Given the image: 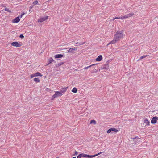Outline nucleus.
Wrapping results in <instances>:
<instances>
[{"mask_svg":"<svg viewBox=\"0 0 158 158\" xmlns=\"http://www.w3.org/2000/svg\"><path fill=\"white\" fill-rule=\"evenodd\" d=\"M123 30L117 31L114 35V38L112 42H113V43H114V42L116 43L119 41L120 39L123 38Z\"/></svg>","mask_w":158,"mask_h":158,"instance_id":"1","label":"nucleus"},{"mask_svg":"<svg viewBox=\"0 0 158 158\" xmlns=\"http://www.w3.org/2000/svg\"><path fill=\"white\" fill-rule=\"evenodd\" d=\"M11 45L12 46L18 47H21L22 45V44L20 42H18L15 41L12 42L11 43Z\"/></svg>","mask_w":158,"mask_h":158,"instance_id":"2","label":"nucleus"},{"mask_svg":"<svg viewBox=\"0 0 158 158\" xmlns=\"http://www.w3.org/2000/svg\"><path fill=\"white\" fill-rule=\"evenodd\" d=\"M62 95V94L61 93V92L59 91H56L55 94L52 96V98L54 99L57 97L61 96Z\"/></svg>","mask_w":158,"mask_h":158,"instance_id":"3","label":"nucleus"},{"mask_svg":"<svg viewBox=\"0 0 158 158\" xmlns=\"http://www.w3.org/2000/svg\"><path fill=\"white\" fill-rule=\"evenodd\" d=\"M112 131L117 132L118 131V130L115 128H111L108 130L107 131V132L108 134L110 133H112Z\"/></svg>","mask_w":158,"mask_h":158,"instance_id":"4","label":"nucleus"},{"mask_svg":"<svg viewBox=\"0 0 158 158\" xmlns=\"http://www.w3.org/2000/svg\"><path fill=\"white\" fill-rule=\"evenodd\" d=\"M48 18V16H47L45 17L41 18H40V19L38 20V22H42L46 20H47Z\"/></svg>","mask_w":158,"mask_h":158,"instance_id":"5","label":"nucleus"},{"mask_svg":"<svg viewBox=\"0 0 158 158\" xmlns=\"http://www.w3.org/2000/svg\"><path fill=\"white\" fill-rule=\"evenodd\" d=\"M20 21V19L19 17H17L15 19L12 20V22L13 23H18Z\"/></svg>","mask_w":158,"mask_h":158,"instance_id":"6","label":"nucleus"},{"mask_svg":"<svg viewBox=\"0 0 158 158\" xmlns=\"http://www.w3.org/2000/svg\"><path fill=\"white\" fill-rule=\"evenodd\" d=\"M157 121L156 117H154L151 121V123H152L154 124L156 123Z\"/></svg>","mask_w":158,"mask_h":158,"instance_id":"7","label":"nucleus"},{"mask_svg":"<svg viewBox=\"0 0 158 158\" xmlns=\"http://www.w3.org/2000/svg\"><path fill=\"white\" fill-rule=\"evenodd\" d=\"M77 49V48L75 47L70 48L68 52L69 53H72L73 51L76 50Z\"/></svg>","mask_w":158,"mask_h":158,"instance_id":"8","label":"nucleus"},{"mask_svg":"<svg viewBox=\"0 0 158 158\" xmlns=\"http://www.w3.org/2000/svg\"><path fill=\"white\" fill-rule=\"evenodd\" d=\"M133 15L134 13H131L126 15H125L124 16V19H125L128 17H131Z\"/></svg>","mask_w":158,"mask_h":158,"instance_id":"9","label":"nucleus"},{"mask_svg":"<svg viewBox=\"0 0 158 158\" xmlns=\"http://www.w3.org/2000/svg\"><path fill=\"white\" fill-rule=\"evenodd\" d=\"M102 55H99L98 56L97 58L96 59V60L97 61H100L102 60Z\"/></svg>","mask_w":158,"mask_h":158,"instance_id":"10","label":"nucleus"},{"mask_svg":"<svg viewBox=\"0 0 158 158\" xmlns=\"http://www.w3.org/2000/svg\"><path fill=\"white\" fill-rule=\"evenodd\" d=\"M144 123L146 125H149L150 124V122L146 118L144 119Z\"/></svg>","mask_w":158,"mask_h":158,"instance_id":"11","label":"nucleus"},{"mask_svg":"<svg viewBox=\"0 0 158 158\" xmlns=\"http://www.w3.org/2000/svg\"><path fill=\"white\" fill-rule=\"evenodd\" d=\"M63 56V55L62 54H57L55 56V58H61Z\"/></svg>","mask_w":158,"mask_h":158,"instance_id":"12","label":"nucleus"},{"mask_svg":"<svg viewBox=\"0 0 158 158\" xmlns=\"http://www.w3.org/2000/svg\"><path fill=\"white\" fill-rule=\"evenodd\" d=\"M67 88H68V87H67L66 88H62L61 89V91H60V92H61V93H64L67 90Z\"/></svg>","mask_w":158,"mask_h":158,"instance_id":"13","label":"nucleus"},{"mask_svg":"<svg viewBox=\"0 0 158 158\" xmlns=\"http://www.w3.org/2000/svg\"><path fill=\"white\" fill-rule=\"evenodd\" d=\"M101 153H102V152H100L98 154H95V155H89V158H92L93 157H95V156H97L101 154Z\"/></svg>","mask_w":158,"mask_h":158,"instance_id":"14","label":"nucleus"},{"mask_svg":"<svg viewBox=\"0 0 158 158\" xmlns=\"http://www.w3.org/2000/svg\"><path fill=\"white\" fill-rule=\"evenodd\" d=\"M80 155H81V157H84L89 158V155L86 154L82 153V154H80Z\"/></svg>","mask_w":158,"mask_h":158,"instance_id":"15","label":"nucleus"},{"mask_svg":"<svg viewBox=\"0 0 158 158\" xmlns=\"http://www.w3.org/2000/svg\"><path fill=\"white\" fill-rule=\"evenodd\" d=\"M34 75L35 77L38 76H42V75H41V73L39 72H38L36 73H34Z\"/></svg>","mask_w":158,"mask_h":158,"instance_id":"16","label":"nucleus"},{"mask_svg":"<svg viewBox=\"0 0 158 158\" xmlns=\"http://www.w3.org/2000/svg\"><path fill=\"white\" fill-rule=\"evenodd\" d=\"M96 64H93L91 65H90L89 66H88L85 67L84 68V69H87L88 68H89L91 67V66H94V65H96Z\"/></svg>","mask_w":158,"mask_h":158,"instance_id":"17","label":"nucleus"},{"mask_svg":"<svg viewBox=\"0 0 158 158\" xmlns=\"http://www.w3.org/2000/svg\"><path fill=\"white\" fill-rule=\"evenodd\" d=\"M72 91L73 93H76L77 92V89L76 88L74 87L72 89Z\"/></svg>","mask_w":158,"mask_h":158,"instance_id":"18","label":"nucleus"},{"mask_svg":"<svg viewBox=\"0 0 158 158\" xmlns=\"http://www.w3.org/2000/svg\"><path fill=\"white\" fill-rule=\"evenodd\" d=\"M34 81L35 82H40V80L39 78H35L34 79Z\"/></svg>","mask_w":158,"mask_h":158,"instance_id":"19","label":"nucleus"},{"mask_svg":"<svg viewBox=\"0 0 158 158\" xmlns=\"http://www.w3.org/2000/svg\"><path fill=\"white\" fill-rule=\"evenodd\" d=\"M90 124L93 123L94 124H96V122L95 120H93L90 121Z\"/></svg>","mask_w":158,"mask_h":158,"instance_id":"20","label":"nucleus"},{"mask_svg":"<svg viewBox=\"0 0 158 158\" xmlns=\"http://www.w3.org/2000/svg\"><path fill=\"white\" fill-rule=\"evenodd\" d=\"M148 56V55H144L142 56H141L140 59L138 60H139L141 59H143L144 58H145L146 57Z\"/></svg>","mask_w":158,"mask_h":158,"instance_id":"21","label":"nucleus"},{"mask_svg":"<svg viewBox=\"0 0 158 158\" xmlns=\"http://www.w3.org/2000/svg\"><path fill=\"white\" fill-rule=\"evenodd\" d=\"M53 61H54V60L52 59V58H50L49 59V62L48 63V64H49L51 63H52Z\"/></svg>","mask_w":158,"mask_h":158,"instance_id":"22","label":"nucleus"},{"mask_svg":"<svg viewBox=\"0 0 158 158\" xmlns=\"http://www.w3.org/2000/svg\"><path fill=\"white\" fill-rule=\"evenodd\" d=\"M85 43V42H84L83 43H80L77 42L76 43V44H78V45H83V44H84Z\"/></svg>","mask_w":158,"mask_h":158,"instance_id":"23","label":"nucleus"},{"mask_svg":"<svg viewBox=\"0 0 158 158\" xmlns=\"http://www.w3.org/2000/svg\"><path fill=\"white\" fill-rule=\"evenodd\" d=\"M63 62H60V63H59L57 65V66L59 67L60 66H61V65L63 64Z\"/></svg>","mask_w":158,"mask_h":158,"instance_id":"24","label":"nucleus"},{"mask_svg":"<svg viewBox=\"0 0 158 158\" xmlns=\"http://www.w3.org/2000/svg\"><path fill=\"white\" fill-rule=\"evenodd\" d=\"M5 10L6 11H7L9 12L10 13L11 12V11L9 9L7 8H5Z\"/></svg>","mask_w":158,"mask_h":158,"instance_id":"25","label":"nucleus"},{"mask_svg":"<svg viewBox=\"0 0 158 158\" xmlns=\"http://www.w3.org/2000/svg\"><path fill=\"white\" fill-rule=\"evenodd\" d=\"M38 3V1L37 0H36L33 2V4L34 5H36Z\"/></svg>","mask_w":158,"mask_h":158,"instance_id":"26","label":"nucleus"},{"mask_svg":"<svg viewBox=\"0 0 158 158\" xmlns=\"http://www.w3.org/2000/svg\"><path fill=\"white\" fill-rule=\"evenodd\" d=\"M19 37L22 39H23L24 38V36L23 34H21L20 35Z\"/></svg>","mask_w":158,"mask_h":158,"instance_id":"27","label":"nucleus"},{"mask_svg":"<svg viewBox=\"0 0 158 158\" xmlns=\"http://www.w3.org/2000/svg\"><path fill=\"white\" fill-rule=\"evenodd\" d=\"M119 19H124V16L123 17H119Z\"/></svg>","mask_w":158,"mask_h":158,"instance_id":"28","label":"nucleus"},{"mask_svg":"<svg viewBox=\"0 0 158 158\" xmlns=\"http://www.w3.org/2000/svg\"><path fill=\"white\" fill-rule=\"evenodd\" d=\"M112 40L111 41L110 43H109L107 44V46H108V45H109L110 44H114V43H115V42H114V43H113H113H112Z\"/></svg>","mask_w":158,"mask_h":158,"instance_id":"29","label":"nucleus"},{"mask_svg":"<svg viewBox=\"0 0 158 158\" xmlns=\"http://www.w3.org/2000/svg\"><path fill=\"white\" fill-rule=\"evenodd\" d=\"M35 76L34 75V74H32L31 75V78H33V77H35Z\"/></svg>","mask_w":158,"mask_h":158,"instance_id":"30","label":"nucleus"},{"mask_svg":"<svg viewBox=\"0 0 158 158\" xmlns=\"http://www.w3.org/2000/svg\"><path fill=\"white\" fill-rule=\"evenodd\" d=\"M81 156L80 154L77 156V158H81Z\"/></svg>","mask_w":158,"mask_h":158,"instance_id":"31","label":"nucleus"},{"mask_svg":"<svg viewBox=\"0 0 158 158\" xmlns=\"http://www.w3.org/2000/svg\"><path fill=\"white\" fill-rule=\"evenodd\" d=\"M33 6H30V10H29V11H30V10L33 7Z\"/></svg>","mask_w":158,"mask_h":158,"instance_id":"32","label":"nucleus"},{"mask_svg":"<svg viewBox=\"0 0 158 158\" xmlns=\"http://www.w3.org/2000/svg\"><path fill=\"white\" fill-rule=\"evenodd\" d=\"M78 154V152L77 151H76L74 154V155H77V154Z\"/></svg>","mask_w":158,"mask_h":158,"instance_id":"33","label":"nucleus"},{"mask_svg":"<svg viewBox=\"0 0 158 158\" xmlns=\"http://www.w3.org/2000/svg\"><path fill=\"white\" fill-rule=\"evenodd\" d=\"M118 18H119V17H115V18H114L113 19V20H114L116 19H119Z\"/></svg>","mask_w":158,"mask_h":158,"instance_id":"34","label":"nucleus"},{"mask_svg":"<svg viewBox=\"0 0 158 158\" xmlns=\"http://www.w3.org/2000/svg\"><path fill=\"white\" fill-rule=\"evenodd\" d=\"M24 14H25V13H24L22 14L21 15L20 17H21Z\"/></svg>","mask_w":158,"mask_h":158,"instance_id":"35","label":"nucleus"},{"mask_svg":"<svg viewBox=\"0 0 158 158\" xmlns=\"http://www.w3.org/2000/svg\"><path fill=\"white\" fill-rule=\"evenodd\" d=\"M137 139L138 140H140V139L139 138H138L137 137H135V138L134 139Z\"/></svg>","mask_w":158,"mask_h":158,"instance_id":"36","label":"nucleus"},{"mask_svg":"<svg viewBox=\"0 0 158 158\" xmlns=\"http://www.w3.org/2000/svg\"><path fill=\"white\" fill-rule=\"evenodd\" d=\"M156 118L157 120H158V117H156Z\"/></svg>","mask_w":158,"mask_h":158,"instance_id":"37","label":"nucleus"},{"mask_svg":"<svg viewBox=\"0 0 158 158\" xmlns=\"http://www.w3.org/2000/svg\"><path fill=\"white\" fill-rule=\"evenodd\" d=\"M114 20H113V19H112V20H110V21H114Z\"/></svg>","mask_w":158,"mask_h":158,"instance_id":"38","label":"nucleus"},{"mask_svg":"<svg viewBox=\"0 0 158 158\" xmlns=\"http://www.w3.org/2000/svg\"><path fill=\"white\" fill-rule=\"evenodd\" d=\"M95 71L97 72V70H96V69L95 70Z\"/></svg>","mask_w":158,"mask_h":158,"instance_id":"39","label":"nucleus"}]
</instances>
